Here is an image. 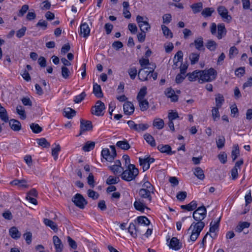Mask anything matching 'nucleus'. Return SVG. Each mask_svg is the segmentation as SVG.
<instances>
[{"instance_id": "nucleus-1", "label": "nucleus", "mask_w": 252, "mask_h": 252, "mask_svg": "<svg viewBox=\"0 0 252 252\" xmlns=\"http://www.w3.org/2000/svg\"><path fill=\"white\" fill-rule=\"evenodd\" d=\"M206 209L202 206L198 207L193 213V218L197 222H193L188 231L191 230L190 236L191 241L194 242L198 237L201 231L205 226V223L202 221L206 216Z\"/></svg>"}, {"instance_id": "nucleus-2", "label": "nucleus", "mask_w": 252, "mask_h": 252, "mask_svg": "<svg viewBox=\"0 0 252 252\" xmlns=\"http://www.w3.org/2000/svg\"><path fill=\"white\" fill-rule=\"evenodd\" d=\"M121 174L122 179L126 181L134 180L139 173V171L134 165H129L125 170L122 171Z\"/></svg>"}, {"instance_id": "nucleus-3", "label": "nucleus", "mask_w": 252, "mask_h": 252, "mask_svg": "<svg viewBox=\"0 0 252 252\" xmlns=\"http://www.w3.org/2000/svg\"><path fill=\"white\" fill-rule=\"evenodd\" d=\"M200 76L198 82L202 83L204 82H211L215 80L217 77V72L213 68L208 70L199 71Z\"/></svg>"}, {"instance_id": "nucleus-4", "label": "nucleus", "mask_w": 252, "mask_h": 252, "mask_svg": "<svg viewBox=\"0 0 252 252\" xmlns=\"http://www.w3.org/2000/svg\"><path fill=\"white\" fill-rule=\"evenodd\" d=\"M156 68L155 65L152 67H145L139 70L138 77L142 81H147L151 73H153Z\"/></svg>"}, {"instance_id": "nucleus-5", "label": "nucleus", "mask_w": 252, "mask_h": 252, "mask_svg": "<svg viewBox=\"0 0 252 252\" xmlns=\"http://www.w3.org/2000/svg\"><path fill=\"white\" fill-rule=\"evenodd\" d=\"M127 124L131 129L138 132L144 131L149 127V125L147 124H136L134 121L131 120L128 121Z\"/></svg>"}, {"instance_id": "nucleus-6", "label": "nucleus", "mask_w": 252, "mask_h": 252, "mask_svg": "<svg viewBox=\"0 0 252 252\" xmlns=\"http://www.w3.org/2000/svg\"><path fill=\"white\" fill-rule=\"evenodd\" d=\"M105 109V107L104 103L100 100H98L94 106L92 108V113L97 116H103L104 115L103 111Z\"/></svg>"}, {"instance_id": "nucleus-7", "label": "nucleus", "mask_w": 252, "mask_h": 252, "mask_svg": "<svg viewBox=\"0 0 252 252\" xmlns=\"http://www.w3.org/2000/svg\"><path fill=\"white\" fill-rule=\"evenodd\" d=\"M217 11L224 22L229 23L231 21L232 17L228 14V10L224 6H219Z\"/></svg>"}, {"instance_id": "nucleus-8", "label": "nucleus", "mask_w": 252, "mask_h": 252, "mask_svg": "<svg viewBox=\"0 0 252 252\" xmlns=\"http://www.w3.org/2000/svg\"><path fill=\"white\" fill-rule=\"evenodd\" d=\"M72 201L76 206L80 209H83L87 204V201L83 196L79 193H77L72 199Z\"/></svg>"}, {"instance_id": "nucleus-9", "label": "nucleus", "mask_w": 252, "mask_h": 252, "mask_svg": "<svg viewBox=\"0 0 252 252\" xmlns=\"http://www.w3.org/2000/svg\"><path fill=\"white\" fill-rule=\"evenodd\" d=\"M93 125L90 121H87L83 119L80 121V130L77 136H81L84 132L92 130Z\"/></svg>"}, {"instance_id": "nucleus-10", "label": "nucleus", "mask_w": 252, "mask_h": 252, "mask_svg": "<svg viewBox=\"0 0 252 252\" xmlns=\"http://www.w3.org/2000/svg\"><path fill=\"white\" fill-rule=\"evenodd\" d=\"M109 168L115 175L121 174L122 171L124 170L121 166V162L119 160H116L115 164L109 166Z\"/></svg>"}, {"instance_id": "nucleus-11", "label": "nucleus", "mask_w": 252, "mask_h": 252, "mask_svg": "<svg viewBox=\"0 0 252 252\" xmlns=\"http://www.w3.org/2000/svg\"><path fill=\"white\" fill-rule=\"evenodd\" d=\"M123 109L125 114L128 115H131L134 111V105L130 101H126L124 104Z\"/></svg>"}, {"instance_id": "nucleus-12", "label": "nucleus", "mask_w": 252, "mask_h": 252, "mask_svg": "<svg viewBox=\"0 0 252 252\" xmlns=\"http://www.w3.org/2000/svg\"><path fill=\"white\" fill-rule=\"evenodd\" d=\"M169 247L175 251H178L182 247V244L176 237H173L170 242Z\"/></svg>"}, {"instance_id": "nucleus-13", "label": "nucleus", "mask_w": 252, "mask_h": 252, "mask_svg": "<svg viewBox=\"0 0 252 252\" xmlns=\"http://www.w3.org/2000/svg\"><path fill=\"white\" fill-rule=\"evenodd\" d=\"M158 149L162 153H166L167 155H172L175 153V151H171V148L169 145L160 144L158 146Z\"/></svg>"}, {"instance_id": "nucleus-14", "label": "nucleus", "mask_w": 252, "mask_h": 252, "mask_svg": "<svg viewBox=\"0 0 252 252\" xmlns=\"http://www.w3.org/2000/svg\"><path fill=\"white\" fill-rule=\"evenodd\" d=\"M53 241L56 249V252H62L63 245L61 240L57 236H54L53 237Z\"/></svg>"}, {"instance_id": "nucleus-15", "label": "nucleus", "mask_w": 252, "mask_h": 252, "mask_svg": "<svg viewBox=\"0 0 252 252\" xmlns=\"http://www.w3.org/2000/svg\"><path fill=\"white\" fill-rule=\"evenodd\" d=\"M80 32L83 34L84 37H87L90 35V29L89 25L86 23L81 24L80 25Z\"/></svg>"}, {"instance_id": "nucleus-16", "label": "nucleus", "mask_w": 252, "mask_h": 252, "mask_svg": "<svg viewBox=\"0 0 252 252\" xmlns=\"http://www.w3.org/2000/svg\"><path fill=\"white\" fill-rule=\"evenodd\" d=\"M27 182L26 180H18L16 179L10 182V184L14 186H17L19 188H28V185H27Z\"/></svg>"}, {"instance_id": "nucleus-17", "label": "nucleus", "mask_w": 252, "mask_h": 252, "mask_svg": "<svg viewBox=\"0 0 252 252\" xmlns=\"http://www.w3.org/2000/svg\"><path fill=\"white\" fill-rule=\"evenodd\" d=\"M9 123L11 128L14 131H19L21 129V123L18 120L11 119L9 121Z\"/></svg>"}, {"instance_id": "nucleus-18", "label": "nucleus", "mask_w": 252, "mask_h": 252, "mask_svg": "<svg viewBox=\"0 0 252 252\" xmlns=\"http://www.w3.org/2000/svg\"><path fill=\"white\" fill-rule=\"evenodd\" d=\"M226 33V30L223 24H220L218 25V34L217 38L220 39L223 37Z\"/></svg>"}, {"instance_id": "nucleus-19", "label": "nucleus", "mask_w": 252, "mask_h": 252, "mask_svg": "<svg viewBox=\"0 0 252 252\" xmlns=\"http://www.w3.org/2000/svg\"><path fill=\"white\" fill-rule=\"evenodd\" d=\"M151 192L146 190L145 189H140L139 191V194L142 198L146 199L149 202L152 200Z\"/></svg>"}, {"instance_id": "nucleus-20", "label": "nucleus", "mask_w": 252, "mask_h": 252, "mask_svg": "<svg viewBox=\"0 0 252 252\" xmlns=\"http://www.w3.org/2000/svg\"><path fill=\"white\" fill-rule=\"evenodd\" d=\"M128 231L130 234L131 236L134 238L136 237L137 233L140 232L138 228L132 222L129 224Z\"/></svg>"}, {"instance_id": "nucleus-21", "label": "nucleus", "mask_w": 252, "mask_h": 252, "mask_svg": "<svg viewBox=\"0 0 252 252\" xmlns=\"http://www.w3.org/2000/svg\"><path fill=\"white\" fill-rule=\"evenodd\" d=\"M197 202L195 200H193L187 205H181V208L182 209H185L187 210L188 211H190L195 210L197 208Z\"/></svg>"}, {"instance_id": "nucleus-22", "label": "nucleus", "mask_w": 252, "mask_h": 252, "mask_svg": "<svg viewBox=\"0 0 252 252\" xmlns=\"http://www.w3.org/2000/svg\"><path fill=\"white\" fill-rule=\"evenodd\" d=\"M134 208L138 211L143 212L145 208H147L145 203L140 199L136 200L133 204Z\"/></svg>"}, {"instance_id": "nucleus-23", "label": "nucleus", "mask_w": 252, "mask_h": 252, "mask_svg": "<svg viewBox=\"0 0 252 252\" xmlns=\"http://www.w3.org/2000/svg\"><path fill=\"white\" fill-rule=\"evenodd\" d=\"M93 93L98 98L103 97V93L101 91L100 86L97 83H94L93 85Z\"/></svg>"}, {"instance_id": "nucleus-24", "label": "nucleus", "mask_w": 252, "mask_h": 252, "mask_svg": "<svg viewBox=\"0 0 252 252\" xmlns=\"http://www.w3.org/2000/svg\"><path fill=\"white\" fill-rule=\"evenodd\" d=\"M193 174L200 180H203L205 178L204 171L200 167H197L194 169Z\"/></svg>"}, {"instance_id": "nucleus-25", "label": "nucleus", "mask_w": 252, "mask_h": 252, "mask_svg": "<svg viewBox=\"0 0 252 252\" xmlns=\"http://www.w3.org/2000/svg\"><path fill=\"white\" fill-rule=\"evenodd\" d=\"M250 223L247 221L240 222L235 228V231L238 233L241 232L244 228H249Z\"/></svg>"}, {"instance_id": "nucleus-26", "label": "nucleus", "mask_w": 252, "mask_h": 252, "mask_svg": "<svg viewBox=\"0 0 252 252\" xmlns=\"http://www.w3.org/2000/svg\"><path fill=\"white\" fill-rule=\"evenodd\" d=\"M116 146L124 150H127L130 148V146L126 140L118 141Z\"/></svg>"}, {"instance_id": "nucleus-27", "label": "nucleus", "mask_w": 252, "mask_h": 252, "mask_svg": "<svg viewBox=\"0 0 252 252\" xmlns=\"http://www.w3.org/2000/svg\"><path fill=\"white\" fill-rule=\"evenodd\" d=\"M9 234L11 237L15 239H17L21 236L20 232L18 231L17 228L14 226L12 227L9 229Z\"/></svg>"}, {"instance_id": "nucleus-28", "label": "nucleus", "mask_w": 252, "mask_h": 252, "mask_svg": "<svg viewBox=\"0 0 252 252\" xmlns=\"http://www.w3.org/2000/svg\"><path fill=\"white\" fill-rule=\"evenodd\" d=\"M190 7L193 13L196 14L201 11L203 8V4L201 2L195 3L190 5Z\"/></svg>"}, {"instance_id": "nucleus-29", "label": "nucleus", "mask_w": 252, "mask_h": 252, "mask_svg": "<svg viewBox=\"0 0 252 252\" xmlns=\"http://www.w3.org/2000/svg\"><path fill=\"white\" fill-rule=\"evenodd\" d=\"M43 222L46 226L50 227L54 231H57L58 230L57 225L52 220L48 219H44Z\"/></svg>"}, {"instance_id": "nucleus-30", "label": "nucleus", "mask_w": 252, "mask_h": 252, "mask_svg": "<svg viewBox=\"0 0 252 252\" xmlns=\"http://www.w3.org/2000/svg\"><path fill=\"white\" fill-rule=\"evenodd\" d=\"M144 139L146 141L150 144L152 147H155L156 145V141L154 137L149 133H146L144 135Z\"/></svg>"}, {"instance_id": "nucleus-31", "label": "nucleus", "mask_w": 252, "mask_h": 252, "mask_svg": "<svg viewBox=\"0 0 252 252\" xmlns=\"http://www.w3.org/2000/svg\"><path fill=\"white\" fill-rule=\"evenodd\" d=\"M139 102V106L142 111H145L149 108V102L147 99H143L137 100Z\"/></svg>"}, {"instance_id": "nucleus-32", "label": "nucleus", "mask_w": 252, "mask_h": 252, "mask_svg": "<svg viewBox=\"0 0 252 252\" xmlns=\"http://www.w3.org/2000/svg\"><path fill=\"white\" fill-rule=\"evenodd\" d=\"M161 29L162 30L164 35L167 38H172L173 33L171 30L166 26L162 25H161Z\"/></svg>"}, {"instance_id": "nucleus-33", "label": "nucleus", "mask_w": 252, "mask_h": 252, "mask_svg": "<svg viewBox=\"0 0 252 252\" xmlns=\"http://www.w3.org/2000/svg\"><path fill=\"white\" fill-rule=\"evenodd\" d=\"M215 100L216 105V107L220 108L224 102V98L222 94H219L216 95Z\"/></svg>"}, {"instance_id": "nucleus-34", "label": "nucleus", "mask_w": 252, "mask_h": 252, "mask_svg": "<svg viewBox=\"0 0 252 252\" xmlns=\"http://www.w3.org/2000/svg\"><path fill=\"white\" fill-rule=\"evenodd\" d=\"M200 75L199 71H197V70H195L192 73L187 74L188 79L190 81H194L196 79H198L199 80Z\"/></svg>"}, {"instance_id": "nucleus-35", "label": "nucleus", "mask_w": 252, "mask_h": 252, "mask_svg": "<svg viewBox=\"0 0 252 252\" xmlns=\"http://www.w3.org/2000/svg\"><path fill=\"white\" fill-rule=\"evenodd\" d=\"M193 44L195 45V48L198 50H201V48L203 47V40L202 37H200L195 39ZM193 44V43L190 44V46Z\"/></svg>"}, {"instance_id": "nucleus-36", "label": "nucleus", "mask_w": 252, "mask_h": 252, "mask_svg": "<svg viewBox=\"0 0 252 252\" xmlns=\"http://www.w3.org/2000/svg\"><path fill=\"white\" fill-rule=\"evenodd\" d=\"M64 116L68 119H71L76 115V111L71 108L64 109Z\"/></svg>"}, {"instance_id": "nucleus-37", "label": "nucleus", "mask_w": 252, "mask_h": 252, "mask_svg": "<svg viewBox=\"0 0 252 252\" xmlns=\"http://www.w3.org/2000/svg\"><path fill=\"white\" fill-rule=\"evenodd\" d=\"M214 11V9L213 7H206L202 11L201 15L205 18L210 17Z\"/></svg>"}, {"instance_id": "nucleus-38", "label": "nucleus", "mask_w": 252, "mask_h": 252, "mask_svg": "<svg viewBox=\"0 0 252 252\" xmlns=\"http://www.w3.org/2000/svg\"><path fill=\"white\" fill-rule=\"evenodd\" d=\"M164 124L163 120L159 118L155 119L153 123V126L158 129H162L164 126Z\"/></svg>"}, {"instance_id": "nucleus-39", "label": "nucleus", "mask_w": 252, "mask_h": 252, "mask_svg": "<svg viewBox=\"0 0 252 252\" xmlns=\"http://www.w3.org/2000/svg\"><path fill=\"white\" fill-rule=\"evenodd\" d=\"M16 112L20 116V119L25 120L26 118L25 111L23 107L21 105H18L16 107Z\"/></svg>"}, {"instance_id": "nucleus-40", "label": "nucleus", "mask_w": 252, "mask_h": 252, "mask_svg": "<svg viewBox=\"0 0 252 252\" xmlns=\"http://www.w3.org/2000/svg\"><path fill=\"white\" fill-rule=\"evenodd\" d=\"M200 55L198 53H192L189 56V59L190 61L191 64H194L197 63L199 59Z\"/></svg>"}, {"instance_id": "nucleus-41", "label": "nucleus", "mask_w": 252, "mask_h": 252, "mask_svg": "<svg viewBox=\"0 0 252 252\" xmlns=\"http://www.w3.org/2000/svg\"><path fill=\"white\" fill-rule=\"evenodd\" d=\"M206 46L210 51H214L217 47V44L213 40H209L206 44Z\"/></svg>"}, {"instance_id": "nucleus-42", "label": "nucleus", "mask_w": 252, "mask_h": 252, "mask_svg": "<svg viewBox=\"0 0 252 252\" xmlns=\"http://www.w3.org/2000/svg\"><path fill=\"white\" fill-rule=\"evenodd\" d=\"M95 146V143L94 142L87 141L85 145L83 147L82 150L85 152H89L93 150Z\"/></svg>"}, {"instance_id": "nucleus-43", "label": "nucleus", "mask_w": 252, "mask_h": 252, "mask_svg": "<svg viewBox=\"0 0 252 252\" xmlns=\"http://www.w3.org/2000/svg\"><path fill=\"white\" fill-rule=\"evenodd\" d=\"M147 94V87L144 86L142 87L137 94L136 99L137 100H141L144 99V97Z\"/></svg>"}, {"instance_id": "nucleus-44", "label": "nucleus", "mask_w": 252, "mask_h": 252, "mask_svg": "<svg viewBox=\"0 0 252 252\" xmlns=\"http://www.w3.org/2000/svg\"><path fill=\"white\" fill-rule=\"evenodd\" d=\"M139 160L140 164L142 166L144 171L147 170L150 168V165L145 158H140Z\"/></svg>"}, {"instance_id": "nucleus-45", "label": "nucleus", "mask_w": 252, "mask_h": 252, "mask_svg": "<svg viewBox=\"0 0 252 252\" xmlns=\"http://www.w3.org/2000/svg\"><path fill=\"white\" fill-rule=\"evenodd\" d=\"M30 127L34 133H39L42 130V128L37 124L32 123L30 125Z\"/></svg>"}, {"instance_id": "nucleus-46", "label": "nucleus", "mask_w": 252, "mask_h": 252, "mask_svg": "<svg viewBox=\"0 0 252 252\" xmlns=\"http://www.w3.org/2000/svg\"><path fill=\"white\" fill-rule=\"evenodd\" d=\"M137 220L139 224H144V225L148 226L150 224V221L148 219L144 216L138 217L137 218Z\"/></svg>"}, {"instance_id": "nucleus-47", "label": "nucleus", "mask_w": 252, "mask_h": 252, "mask_svg": "<svg viewBox=\"0 0 252 252\" xmlns=\"http://www.w3.org/2000/svg\"><path fill=\"white\" fill-rule=\"evenodd\" d=\"M61 151V147L59 144H57L55 148L52 150V155L54 157V159L56 160L58 158L59 152Z\"/></svg>"}, {"instance_id": "nucleus-48", "label": "nucleus", "mask_w": 252, "mask_h": 252, "mask_svg": "<svg viewBox=\"0 0 252 252\" xmlns=\"http://www.w3.org/2000/svg\"><path fill=\"white\" fill-rule=\"evenodd\" d=\"M141 32H147L150 28L151 26L149 23L145 21L142 23L138 25Z\"/></svg>"}, {"instance_id": "nucleus-49", "label": "nucleus", "mask_w": 252, "mask_h": 252, "mask_svg": "<svg viewBox=\"0 0 252 252\" xmlns=\"http://www.w3.org/2000/svg\"><path fill=\"white\" fill-rule=\"evenodd\" d=\"M37 143L39 145L44 148H48L50 145V143L44 138H41L37 139Z\"/></svg>"}, {"instance_id": "nucleus-50", "label": "nucleus", "mask_w": 252, "mask_h": 252, "mask_svg": "<svg viewBox=\"0 0 252 252\" xmlns=\"http://www.w3.org/2000/svg\"><path fill=\"white\" fill-rule=\"evenodd\" d=\"M142 189H145L146 190L154 193V187L149 182H145L142 185Z\"/></svg>"}, {"instance_id": "nucleus-51", "label": "nucleus", "mask_w": 252, "mask_h": 252, "mask_svg": "<svg viewBox=\"0 0 252 252\" xmlns=\"http://www.w3.org/2000/svg\"><path fill=\"white\" fill-rule=\"evenodd\" d=\"M128 74L131 79H134L137 74V71L135 67H130L128 70Z\"/></svg>"}, {"instance_id": "nucleus-52", "label": "nucleus", "mask_w": 252, "mask_h": 252, "mask_svg": "<svg viewBox=\"0 0 252 252\" xmlns=\"http://www.w3.org/2000/svg\"><path fill=\"white\" fill-rule=\"evenodd\" d=\"M86 96V93L84 92H82L80 94L75 96L74 99V102L76 103H79L81 102L85 98Z\"/></svg>"}, {"instance_id": "nucleus-53", "label": "nucleus", "mask_w": 252, "mask_h": 252, "mask_svg": "<svg viewBox=\"0 0 252 252\" xmlns=\"http://www.w3.org/2000/svg\"><path fill=\"white\" fill-rule=\"evenodd\" d=\"M119 181V178L116 177L110 176L106 181V183L108 185H113L117 184Z\"/></svg>"}, {"instance_id": "nucleus-54", "label": "nucleus", "mask_w": 252, "mask_h": 252, "mask_svg": "<svg viewBox=\"0 0 252 252\" xmlns=\"http://www.w3.org/2000/svg\"><path fill=\"white\" fill-rule=\"evenodd\" d=\"M62 75L64 79H67L70 74V71L66 66H62Z\"/></svg>"}, {"instance_id": "nucleus-55", "label": "nucleus", "mask_w": 252, "mask_h": 252, "mask_svg": "<svg viewBox=\"0 0 252 252\" xmlns=\"http://www.w3.org/2000/svg\"><path fill=\"white\" fill-rule=\"evenodd\" d=\"M220 108L213 107L212 110V115L213 120L215 121L217 118H219L220 117L219 109Z\"/></svg>"}, {"instance_id": "nucleus-56", "label": "nucleus", "mask_w": 252, "mask_h": 252, "mask_svg": "<svg viewBox=\"0 0 252 252\" xmlns=\"http://www.w3.org/2000/svg\"><path fill=\"white\" fill-rule=\"evenodd\" d=\"M239 154V149L238 146H237L234 147V149L231 152V157L233 161H234L237 158Z\"/></svg>"}, {"instance_id": "nucleus-57", "label": "nucleus", "mask_w": 252, "mask_h": 252, "mask_svg": "<svg viewBox=\"0 0 252 252\" xmlns=\"http://www.w3.org/2000/svg\"><path fill=\"white\" fill-rule=\"evenodd\" d=\"M225 138L223 136L220 137L219 138L218 140L216 141L217 146L219 149H220L223 148L225 144Z\"/></svg>"}, {"instance_id": "nucleus-58", "label": "nucleus", "mask_w": 252, "mask_h": 252, "mask_svg": "<svg viewBox=\"0 0 252 252\" xmlns=\"http://www.w3.org/2000/svg\"><path fill=\"white\" fill-rule=\"evenodd\" d=\"M219 222L220 219L217 222H214V224H213V222H211L210 223L209 232H215V231L218 229Z\"/></svg>"}, {"instance_id": "nucleus-59", "label": "nucleus", "mask_w": 252, "mask_h": 252, "mask_svg": "<svg viewBox=\"0 0 252 252\" xmlns=\"http://www.w3.org/2000/svg\"><path fill=\"white\" fill-rule=\"evenodd\" d=\"M29 5L27 4L23 5L21 9L19 10V13H18V16L19 17H22L28 11L29 9Z\"/></svg>"}, {"instance_id": "nucleus-60", "label": "nucleus", "mask_w": 252, "mask_h": 252, "mask_svg": "<svg viewBox=\"0 0 252 252\" xmlns=\"http://www.w3.org/2000/svg\"><path fill=\"white\" fill-rule=\"evenodd\" d=\"M26 31L27 28L24 26L22 27L21 29H20L17 32L16 36L19 38L22 37L25 35Z\"/></svg>"}, {"instance_id": "nucleus-61", "label": "nucleus", "mask_w": 252, "mask_h": 252, "mask_svg": "<svg viewBox=\"0 0 252 252\" xmlns=\"http://www.w3.org/2000/svg\"><path fill=\"white\" fill-rule=\"evenodd\" d=\"M67 240L68 245L71 248L74 250L77 248V245L76 242L74 240H73L70 237H67Z\"/></svg>"}, {"instance_id": "nucleus-62", "label": "nucleus", "mask_w": 252, "mask_h": 252, "mask_svg": "<svg viewBox=\"0 0 252 252\" xmlns=\"http://www.w3.org/2000/svg\"><path fill=\"white\" fill-rule=\"evenodd\" d=\"M238 50L235 46H232L230 48L229 52V56L230 58H232L234 57V55L238 54Z\"/></svg>"}, {"instance_id": "nucleus-63", "label": "nucleus", "mask_w": 252, "mask_h": 252, "mask_svg": "<svg viewBox=\"0 0 252 252\" xmlns=\"http://www.w3.org/2000/svg\"><path fill=\"white\" fill-rule=\"evenodd\" d=\"M187 193L186 191H179L177 193L176 197L178 200L183 201L187 197Z\"/></svg>"}, {"instance_id": "nucleus-64", "label": "nucleus", "mask_w": 252, "mask_h": 252, "mask_svg": "<svg viewBox=\"0 0 252 252\" xmlns=\"http://www.w3.org/2000/svg\"><path fill=\"white\" fill-rule=\"evenodd\" d=\"M48 26V22L45 20H40L36 24V27H42L43 30H46Z\"/></svg>"}]
</instances>
